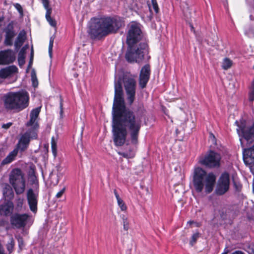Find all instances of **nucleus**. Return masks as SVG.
<instances>
[{"instance_id":"nucleus-1","label":"nucleus","mask_w":254,"mask_h":254,"mask_svg":"<svg viewBox=\"0 0 254 254\" xmlns=\"http://www.w3.org/2000/svg\"><path fill=\"white\" fill-rule=\"evenodd\" d=\"M122 82L129 105L135 98L136 81L131 75L124 74L115 81V95L113 105L112 138L114 145L123 146L126 142L127 133L132 145L138 144L142 120L146 117V110L143 104H138L135 113L127 108L124 98Z\"/></svg>"},{"instance_id":"nucleus-2","label":"nucleus","mask_w":254,"mask_h":254,"mask_svg":"<svg viewBox=\"0 0 254 254\" xmlns=\"http://www.w3.org/2000/svg\"><path fill=\"white\" fill-rule=\"evenodd\" d=\"M125 25L123 17L117 15L103 16L91 19L87 33L93 40H100L111 34H117Z\"/></svg>"},{"instance_id":"nucleus-3","label":"nucleus","mask_w":254,"mask_h":254,"mask_svg":"<svg viewBox=\"0 0 254 254\" xmlns=\"http://www.w3.org/2000/svg\"><path fill=\"white\" fill-rule=\"evenodd\" d=\"M215 183L216 176L212 173L207 174L199 167L194 169L192 183L196 192H201L204 189L206 193H210L213 191Z\"/></svg>"},{"instance_id":"nucleus-4","label":"nucleus","mask_w":254,"mask_h":254,"mask_svg":"<svg viewBox=\"0 0 254 254\" xmlns=\"http://www.w3.org/2000/svg\"><path fill=\"white\" fill-rule=\"evenodd\" d=\"M29 99V93L25 90L10 92L4 96V106L7 110L19 112L28 107Z\"/></svg>"},{"instance_id":"nucleus-5","label":"nucleus","mask_w":254,"mask_h":254,"mask_svg":"<svg viewBox=\"0 0 254 254\" xmlns=\"http://www.w3.org/2000/svg\"><path fill=\"white\" fill-rule=\"evenodd\" d=\"M9 182L17 194L24 192L25 189V180L20 169L14 168L11 171L9 175Z\"/></svg>"},{"instance_id":"nucleus-6","label":"nucleus","mask_w":254,"mask_h":254,"mask_svg":"<svg viewBox=\"0 0 254 254\" xmlns=\"http://www.w3.org/2000/svg\"><path fill=\"white\" fill-rule=\"evenodd\" d=\"M37 126L36 124L35 127L28 128L21 135L15 147L16 150L20 152H24L28 148L31 140L37 138Z\"/></svg>"},{"instance_id":"nucleus-7","label":"nucleus","mask_w":254,"mask_h":254,"mask_svg":"<svg viewBox=\"0 0 254 254\" xmlns=\"http://www.w3.org/2000/svg\"><path fill=\"white\" fill-rule=\"evenodd\" d=\"M147 47V44L145 43H140L137 48L134 47V45L128 46L125 55L126 59L129 63L140 62L144 59V50Z\"/></svg>"},{"instance_id":"nucleus-8","label":"nucleus","mask_w":254,"mask_h":254,"mask_svg":"<svg viewBox=\"0 0 254 254\" xmlns=\"http://www.w3.org/2000/svg\"><path fill=\"white\" fill-rule=\"evenodd\" d=\"M221 159L220 154L209 150L204 156L199 157L198 162L206 168L213 169L220 167Z\"/></svg>"},{"instance_id":"nucleus-9","label":"nucleus","mask_w":254,"mask_h":254,"mask_svg":"<svg viewBox=\"0 0 254 254\" xmlns=\"http://www.w3.org/2000/svg\"><path fill=\"white\" fill-rule=\"evenodd\" d=\"M143 34L140 24L136 22H131L129 25L127 34L126 43L128 46L134 45L142 38Z\"/></svg>"},{"instance_id":"nucleus-10","label":"nucleus","mask_w":254,"mask_h":254,"mask_svg":"<svg viewBox=\"0 0 254 254\" xmlns=\"http://www.w3.org/2000/svg\"><path fill=\"white\" fill-rule=\"evenodd\" d=\"M230 188V175L224 172L220 177L215 189V193L218 195H222L228 191Z\"/></svg>"},{"instance_id":"nucleus-11","label":"nucleus","mask_w":254,"mask_h":254,"mask_svg":"<svg viewBox=\"0 0 254 254\" xmlns=\"http://www.w3.org/2000/svg\"><path fill=\"white\" fill-rule=\"evenodd\" d=\"M30 215L27 213L19 214L16 213L10 217V223L17 228L24 227Z\"/></svg>"},{"instance_id":"nucleus-12","label":"nucleus","mask_w":254,"mask_h":254,"mask_svg":"<svg viewBox=\"0 0 254 254\" xmlns=\"http://www.w3.org/2000/svg\"><path fill=\"white\" fill-rule=\"evenodd\" d=\"M238 127L237 130L240 136H242L248 141L253 138L254 139V123L249 128L247 127L244 124L238 125Z\"/></svg>"},{"instance_id":"nucleus-13","label":"nucleus","mask_w":254,"mask_h":254,"mask_svg":"<svg viewBox=\"0 0 254 254\" xmlns=\"http://www.w3.org/2000/svg\"><path fill=\"white\" fill-rule=\"evenodd\" d=\"M27 202L30 210L33 213L37 211L38 194L35 193L32 189L28 190L26 193Z\"/></svg>"},{"instance_id":"nucleus-14","label":"nucleus","mask_w":254,"mask_h":254,"mask_svg":"<svg viewBox=\"0 0 254 254\" xmlns=\"http://www.w3.org/2000/svg\"><path fill=\"white\" fill-rule=\"evenodd\" d=\"M4 31L5 33L4 41V45L8 46H12L13 44V39L16 35L14 30L13 21H11L7 24Z\"/></svg>"},{"instance_id":"nucleus-15","label":"nucleus","mask_w":254,"mask_h":254,"mask_svg":"<svg viewBox=\"0 0 254 254\" xmlns=\"http://www.w3.org/2000/svg\"><path fill=\"white\" fill-rule=\"evenodd\" d=\"M14 209L13 203L10 200L4 201L0 205V216L7 217L11 215Z\"/></svg>"},{"instance_id":"nucleus-16","label":"nucleus","mask_w":254,"mask_h":254,"mask_svg":"<svg viewBox=\"0 0 254 254\" xmlns=\"http://www.w3.org/2000/svg\"><path fill=\"white\" fill-rule=\"evenodd\" d=\"M0 59L1 64H3L13 63L15 58L10 50H7L0 52Z\"/></svg>"},{"instance_id":"nucleus-17","label":"nucleus","mask_w":254,"mask_h":254,"mask_svg":"<svg viewBox=\"0 0 254 254\" xmlns=\"http://www.w3.org/2000/svg\"><path fill=\"white\" fill-rule=\"evenodd\" d=\"M243 160L247 165H250L254 162V145L249 148L244 149Z\"/></svg>"},{"instance_id":"nucleus-18","label":"nucleus","mask_w":254,"mask_h":254,"mask_svg":"<svg viewBox=\"0 0 254 254\" xmlns=\"http://www.w3.org/2000/svg\"><path fill=\"white\" fill-rule=\"evenodd\" d=\"M18 71L17 67L15 65H10L0 69V77L5 79L11 76Z\"/></svg>"},{"instance_id":"nucleus-19","label":"nucleus","mask_w":254,"mask_h":254,"mask_svg":"<svg viewBox=\"0 0 254 254\" xmlns=\"http://www.w3.org/2000/svg\"><path fill=\"white\" fill-rule=\"evenodd\" d=\"M26 39V32L23 30L20 31L16 37L14 47L16 50H18L22 46Z\"/></svg>"},{"instance_id":"nucleus-20","label":"nucleus","mask_w":254,"mask_h":254,"mask_svg":"<svg viewBox=\"0 0 254 254\" xmlns=\"http://www.w3.org/2000/svg\"><path fill=\"white\" fill-rule=\"evenodd\" d=\"M18 151L14 148L12 151H11L8 155L1 161V165H5L10 163L15 159V157L17 155Z\"/></svg>"},{"instance_id":"nucleus-21","label":"nucleus","mask_w":254,"mask_h":254,"mask_svg":"<svg viewBox=\"0 0 254 254\" xmlns=\"http://www.w3.org/2000/svg\"><path fill=\"white\" fill-rule=\"evenodd\" d=\"M3 197L7 200H10L14 197V192L11 187L6 184L2 190Z\"/></svg>"},{"instance_id":"nucleus-22","label":"nucleus","mask_w":254,"mask_h":254,"mask_svg":"<svg viewBox=\"0 0 254 254\" xmlns=\"http://www.w3.org/2000/svg\"><path fill=\"white\" fill-rule=\"evenodd\" d=\"M28 48V45H26L23 46L20 51L19 52L18 55V65L20 67L23 66L25 63V54L26 50Z\"/></svg>"},{"instance_id":"nucleus-23","label":"nucleus","mask_w":254,"mask_h":254,"mask_svg":"<svg viewBox=\"0 0 254 254\" xmlns=\"http://www.w3.org/2000/svg\"><path fill=\"white\" fill-rule=\"evenodd\" d=\"M118 154L124 158L127 159L133 158L135 156V151L131 147H129L128 150L127 152H118Z\"/></svg>"},{"instance_id":"nucleus-24","label":"nucleus","mask_w":254,"mask_h":254,"mask_svg":"<svg viewBox=\"0 0 254 254\" xmlns=\"http://www.w3.org/2000/svg\"><path fill=\"white\" fill-rule=\"evenodd\" d=\"M151 73L150 66L149 64H146L141 68L139 76L150 79Z\"/></svg>"},{"instance_id":"nucleus-25","label":"nucleus","mask_w":254,"mask_h":254,"mask_svg":"<svg viewBox=\"0 0 254 254\" xmlns=\"http://www.w3.org/2000/svg\"><path fill=\"white\" fill-rule=\"evenodd\" d=\"M36 118L30 116V120L26 124V126L27 127H31L30 128H33L35 127V126L37 124L38 126L36 131L37 133L38 134L39 125L38 124V122L36 121Z\"/></svg>"},{"instance_id":"nucleus-26","label":"nucleus","mask_w":254,"mask_h":254,"mask_svg":"<svg viewBox=\"0 0 254 254\" xmlns=\"http://www.w3.org/2000/svg\"><path fill=\"white\" fill-rule=\"evenodd\" d=\"M249 91L248 93V99L250 102L254 101V79L251 83V85L249 88Z\"/></svg>"},{"instance_id":"nucleus-27","label":"nucleus","mask_w":254,"mask_h":254,"mask_svg":"<svg viewBox=\"0 0 254 254\" xmlns=\"http://www.w3.org/2000/svg\"><path fill=\"white\" fill-rule=\"evenodd\" d=\"M233 62L229 58H226L223 60L222 67L224 70H227L232 65Z\"/></svg>"},{"instance_id":"nucleus-28","label":"nucleus","mask_w":254,"mask_h":254,"mask_svg":"<svg viewBox=\"0 0 254 254\" xmlns=\"http://www.w3.org/2000/svg\"><path fill=\"white\" fill-rule=\"evenodd\" d=\"M24 203V199L23 198L18 197L15 200V210L19 212L22 210Z\"/></svg>"},{"instance_id":"nucleus-29","label":"nucleus","mask_w":254,"mask_h":254,"mask_svg":"<svg viewBox=\"0 0 254 254\" xmlns=\"http://www.w3.org/2000/svg\"><path fill=\"white\" fill-rule=\"evenodd\" d=\"M149 80V78L139 76V86L141 89H144L146 87V85Z\"/></svg>"},{"instance_id":"nucleus-30","label":"nucleus","mask_w":254,"mask_h":254,"mask_svg":"<svg viewBox=\"0 0 254 254\" xmlns=\"http://www.w3.org/2000/svg\"><path fill=\"white\" fill-rule=\"evenodd\" d=\"M51 147L52 153L54 158H55L57 154V141L54 136H53L51 138Z\"/></svg>"},{"instance_id":"nucleus-31","label":"nucleus","mask_w":254,"mask_h":254,"mask_svg":"<svg viewBox=\"0 0 254 254\" xmlns=\"http://www.w3.org/2000/svg\"><path fill=\"white\" fill-rule=\"evenodd\" d=\"M121 218L123 220L124 229L127 231L129 229V222L127 217L126 215L123 214L121 215Z\"/></svg>"},{"instance_id":"nucleus-32","label":"nucleus","mask_w":254,"mask_h":254,"mask_svg":"<svg viewBox=\"0 0 254 254\" xmlns=\"http://www.w3.org/2000/svg\"><path fill=\"white\" fill-rule=\"evenodd\" d=\"M14 245V240L12 237H11L9 242L6 245V249L9 254L13 252Z\"/></svg>"},{"instance_id":"nucleus-33","label":"nucleus","mask_w":254,"mask_h":254,"mask_svg":"<svg viewBox=\"0 0 254 254\" xmlns=\"http://www.w3.org/2000/svg\"><path fill=\"white\" fill-rule=\"evenodd\" d=\"M31 80L33 87L34 88L37 87L38 85V81L34 70L31 72Z\"/></svg>"},{"instance_id":"nucleus-34","label":"nucleus","mask_w":254,"mask_h":254,"mask_svg":"<svg viewBox=\"0 0 254 254\" xmlns=\"http://www.w3.org/2000/svg\"><path fill=\"white\" fill-rule=\"evenodd\" d=\"M40 111H41L40 107H38V108L33 109L31 111V113L30 114V116H31V117H33L34 118L37 119V118L39 116Z\"/></svg>"},{"instance_id":"nucleus-35","label":"nucleus","mask_w":254,"mask_h":254,"mask_svg":"<svg viewBox=\"0 0 254 254\" xmlns=\"http://www.w3.org/2000/svg\"><path fill=\"white\" fill-rule=\"evenodd\" d=\"M117 202L122 211H126L127 210V207L121 198L117 199Z\"/></svg>"},{"instance_id":"nucleus-36","label":"nucleus","mask_w":254,"mask_h":254,"mask_svg":"<svg viewBox=\"0 0 254 254\" xmlns=\"http://www.w3.org/2000/svg\"><path fill=\"white\" fill-rule=\"evenodd\" d=\"M199 237V234L198 233H195L192 235L191 240L190 242V244L192 246L196 243L197 239Z\"/></svg>"},{"instance_id":"nucleus-37","label":"nucleus","mask_w":254,"mask_h":254,"mask_svg":"<svg viewBox=\"0 0 254 254\" xmlns=\"http://www.w3.org/2000/svg\"><path fill=\"white\" fill-rule=\"evenodd\" d=\"M46 18L51 26L53 27H56L57 26V22L54 18H52L51 16Z\"/></svg>"},{"instance_id":"nucleus-38","label":"nucleus","mask_w":254,"mask_h":254,"mask_svg":"<svg viewBox=\"0 0 254 254\" xmlns=\"http://www.w3.org/2000/svg\"><path fill=\"white\" fill-rule=\"evenodd\" d=\"M54 38L53 37H51L49 41V53L50 56H52V50H53V44H54Z\"/></svg>"},{"instance_id":"nucleus-39","label":"nucleus","mask_w":254,"mask_h":254,"mask_svg":"<svg viewBox=\"0 0 254 254\" xmlns=\"http://www.w3.org/2000/svg\"><path fill=\"white\" fill-rule=\"evenodd\" d=\"M227 210H225L224 209H222L221 211H219V214L222 220H226L227 218Z\"/></svg>"},{"instance_id":"nucleus-40","label":"nucleus","mask_w":254,"mask_h":254,"mask_svg":"<svg viewBox=\"0 0 254 254\" xmlns=\"http://www.w3.org/2000/svg\"><path fill=\"white\" fill-rule=\"evenodd\" d=\"M153 8L156 13H158L159 8L156 0H151Z\"/></svg>"},{"instance_id":"nucleus-41","label":"nucleus","mask_w":254,"mask_h":254,"mask_svg":"<svg viewBox=\"0 0 254 254\" xmlns=\"http://www.w3.org/2000/svg\"><path fill=\"white\" fill-rule=\"evenodd\" d=\"M14 7L17 9L21 15L23 14V10L21 5L18 3H15L13 4Z\"/></svg>"},{"instance_id":"nucleus-42","label":"nucleus","mask_w":254,"mask_h":254,"mask_svg":"<svg viewBox=\"0 0 254 254\" xmlns=\"http://www.w3.org/2000/svg\"><path fill=\"white\" fill-rule=\"evenodd\" d=\"M60 116L61 118L63 117L64 113V108H63V99L62 96H60Z\"/></svg>"},{"instance_id":"nucleus-43","label":"nucleus","mask_w":254,"mask_h":254,"mask_svg":"<svg viewBox=\"0 0 254 254\" xmlns=\"http://www.w3.org/2000/svg\"><path fill=\"white\" fill-rule=\"evenodd\" d=\"M18 246L20 250H22V247L24 246L23 239L22 237H19L18 239Z\"/></svg>"},{"instance_id":"nucleus-44","label":"nucleus","mask_w":254,"mask_h":254,"mask_svg":"<svg viewBox=\"0 0 254 254\" xmlns=\"http://www.w3.org/2000/svg\"><path fill=\"white\" fill-rule=\"evenodd\" d=\"M65 190V187L63 188L59 192H58L56 194V197L57 198H61L62 196V195H63L64 193V192Z\"/></svg>"},{"instance_id":"nucleus-45","label":"nucleus","mask_w":254,"mask_h":254,"mask_svg":"<svg viewBox=\"0 0 254 254\" xmlns=\"http://www.w3.org/2000/svg\"><path fill=\"white\" fill-rule=\"evenodd\" d=\"M46 9V13L45 17L46 18L51 17V15L52 13V9L51 7H48L47 8H45Z\"/></svg>"},{"instance_id":"nucleus-46","label":"nucleus","mask_w":254,"mask_h":254,"mask_svg":"<svg viewBox=\"0 0 254 254\" xmlns=\"http://www.w3.org/2000/svg\"><path fill=\"white\" fill-rule=\"evenodd\" d=\"M45 8L49 7V0H41Z\"/></svg>"},{"instance_id":"nucleus-47","label":"nucleus","mask_w":254,"mask_h":254,"mask_svg":"<svg viewBox=\"0 0 254 254\" xmlns=\"http://www.w3.org/2000/svg\"><path fill=\"white\" fill-rule=\"evenodd\" d=\"M12 123L10 122L7 124H4L2 125V128L4 129H8L12 126Z\"/></svg>"},{"instance_id":"nucleus-48","label":"nucleus","mask_w":254,"mask_h":254,"mask_svg":"<svg viewBox=\"0 0 254 254\" xmlns=\"http://www.w3.org/2000/svg\"><path fill=\"white\" fill-rule=\"evenodd\" d=\"M33 59H32V58L30 57V60H29V64H28V65L27 69V72L28 71L29 69L31 67V65L32 64V63H33Z\"/></svg>"},{"instance_id":"nucleus-49","label":"nucleus","mask_w":254,"mask_h":254,"mask_svg":"<svg viewBox=\"0 0 254 254\" xmlns=\"http://www.w3.org/2000/svg\"><path fill=\"white\" fill-rule=\"evenodd\" d=\"M114 194L116 196L117 200L121 198L116 190H114Z\"/></svg>"},{"instance_id":"nucleus-50","label":"nucleus","mask_w":254,"mask_h":254,"mask_svg":"<svg viewBox=\"0 0 254 254\" xmlns=\"http://www.w3.org/2000/svg\"><path fill=\"white\" fill-rule=\"evenodd\" d=\"M231 254H245L243 252L240 251H237L233 253H232Z\"/></svg>"},{"instance_id":"nucleus-51","label":"nucleus","mask_w":254,"mask_h":254,"mask_svg":"<svg viewBox=\"0 0 254 254\" xmlns=\"http://www.w3.org/2000/svg\"><path fill=\"white\" fill-rule=\"evenodd\" d=\"M234 185H235V187H236V189H237V190H239V187H240V189H241V188H242V186H240V185H239V186H237V184H236V183H235V184H234Z\"/></svg>"},{"instance_id":"nucleus-52","label":"nucleus","mask_w":254,"mask_h":254,"mask_svg":"<svg viewBox=\"0 0 254 254\" xmlns=\"http://www.w3.org/2000/svg\"><path fill=\"white\" fill-rule=\"evenodd\" d=\"M33 56H34V51H33V48H32V49H31V55H30V57H32V59H33Z\"/></svg>"},{"instance_id":"nucleus-53","label":"nucleus","mask_w":254,"mask_h":254,"mask_svg":"<svg viewBox=\"0 0 254 254\" xmlns=\"http://www.w3.org/2000/svg\"><path fill=\"white\" fill-rule=\"evenodd\" d=\"M190 27H191V31H194V27H193V26L192 25H190Z\"/></svg>"},{"instance_id":"nucleus-54","label":"nucleus","mask_w":254,"mask_h":254,"mask_svg":"<svg viewBox=\"0 0 254 254\" xmlns=\"http://www.w3.org/2000/svg\"><path fill=\"white\" fill-rule=\"evenodd\" d=\"M189 223H190V224H192V223H193V221H190L189 222Z\"/></svg>"},{"instance_id":"nucleus-55","label":"nucleus","mask_w":254,"mask_h":254,"mask_svg":"<svg viewBox=\"0 0 254 254\" xmlns=\"http://www.w3.org/2000/svg\"><path fill=\"white\" fill-rule=\"evenodd\" d=\"M227 252H223L221 254H227Z\"/></svg>"}]
</instances>
